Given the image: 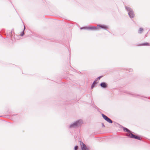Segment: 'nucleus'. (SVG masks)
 I'll return each instance as SVG.
<instances>
[{
	"label": "nucleus",
	"instance_id": "obj_1",
	"mask_svg": "<svg viewBox=\"0 0 150 150\" xmlns=\"http://www.w3.org/2000/svg\"><path fill=\"white\" fill-rule=\"evenodd\" d=\"M121 128L123 129L124 132L128 133V134L126 135V136L130 138L137 139L141 141L142 140L141 138L140 137H139V135H134L133 134V133H134L132 132L128 129L122 126H121Z\"/></svg>",
	"mask_w": 150,
	"mask_h": 150
},
{
	"label": "nucleus",
	"instance_id": "obj_2",
	"mask_svg": "<svg viewBox=\"0 0 150 150\" xmlns=\"http://www.w3.org/2000/svg\"><path fill=\"white\" fill-rule=\"evenodd\" d=\"M83 123V121L81 119L76 120L68 126L69 129H77L81 127Z\"/></svg>",
	"mask_w": 150,
	"mask_h": 150
},
{
	"label": "nucleus",
	"instance_id": "obj_3",
	"mask_svg": "<svg viewBox=\"0 0 150 150\" xmlns=\"http://www.w3.org/2000/svg\"><path fill=\"white\" fill-rule=\"evenodd\" d=\"M83 123V121L81 119L76 120L68 126L69 129H77L81 127Z\"/></svg>",
	"mask_w": 150,
	"mask_h": 150
},
{
	"label": "nucleus",
	"instance_id": "obj_4",
	"mask_svg": "<svg viewBox=\"0 0 150 150\" xmlns=\"http://www.w3.org/2000/svg\"><path fill=\"white\" fill-rule=\"evenodd\" d=\"M122 92L123 93H124L126 94H127L130 95L132 96L137 98H140V97H143L144 98H148L149 99H150V97H144L142 96L141 95H139L138 94L135 93L131 92L128 91L126 90H124Z\"/></svg>",
	"mask_w": 150,
	"mask_h": 150
},
{
	"label": "nucleus",
	"instance_id": "obj_5",
	"mask_svg": "<svg viewBox=\"0 0 150 150\" xmlns=\"http://www.w3.org/2000/svg\"><path fill=\"white\" fill-rule=\"evenodd\" d=\"M127 11L128 12V14L130 18H134L135 17V14L132 9L130 7L125 6V7Z\"/></svg>",
	"mask_w": 150,
	"mask_h": 150
},
{
	"label": "nucleus",
	"instance_id": "obj_6",
	"mask_svg": "<svg viewBox=\"0 0 150 150\" xmlns=\"http://www.w3.org/2000/svg\"><path fill=\"white\" fill-rule=\"evenodd\" d=\"M101 114V115L103 118L107 122L110 123H112L113 121L109 117H107V116L104 115L103 113H102L101 112H100Z\"/></svg>",
	"mask_w": 150,
	"mask_h": 150
},
{
	"label": "nucleus",
	"instance_id": "obj_7",
	"mask_svg": "<svg viewBox=\"0 0 150 150\" xmlns=\"http://www.w3.org/2000/svg\"><path fill=\"white\" fill-rule=\"evenodd\" d=\"M80 145L81 150H90L88 146H86L82 141H80Z\"/></svg>",
	"mask_w": 150,
	"mask_h": 150
},
{
	"label": "nucleus",
	"instance_id": "obj_8",
	"mask_svg": "<svg viewBox=\"0 0 150 150\" xmlns=\"http://www.w3.org/2000/svg\"><path fill=\"white\" fill-rule=\"evenodd\" d=\"M97 26L99 28H101L102 29H104L107 31L109 33H110V31L108 30V27L106 25L104 24H98L97 25Z\"/></svg>",
	"mask_w": 150,
	"mask_h": 150
},
{
	"label": "nucleus",
	"instance_id": "obj_9",
	"mask_svg": "<svg viewBox=\"0 0 150 150\" xmlns=\"http://www.w3.org/2000/svg\"><path fill=\"white\" fill-rule=\"evenodd\" d=\"M88 30H96L98 29V27L97 26H95L91 25H90L88 26L87 28Z\"/></svg>",
	"mask_w": 150,
	"mask_h": 150
},
{
	"label": "nucleus",
	"instance_id": "obj_10",
	"mask_svg": "<svg viewBox=\"0 0 150 150\" xmlns=\"http://www.w3.org/2000/svg\"><path fill=\"white\" fill-rule=\"evenodd\" d=\"M100 85L102 88L104 89L108 87V84L105 82L101 83Z\"/></svg>",
	"mask_w": 150,
	"mask_h": 150
},
{
	"label": "nucleus",
	"instance_id": "obj_11",
	"mask_svg": "<svg viewBox=\"0 0 150 150\" xmlns=\"http://www.w3.org/2000/svg\"><path fill=\"white\" fill-rule=\"evenodd\" d=\"M13 36V33L12 31H8L7 32V36L9 37L12 40V36Z\"/></svg>",
	"mask_w": 150,
	"mask_h": 150
},
{
	"label": "nucleus",
	"instance_id": "obj_12",
	"mask_svg": "<svg viewBox=\"0 0 150 150\" xmlns=\"http://www.w3.org/2000/svg\"><path fill=\"white\" fill-rule=\"evenodd\" d=\"M139 46H150V44L148 42H145L141 44H140L138 45Z\"/></svg>",
	"mask_w": 150,
	"mask_h": 150
},
{
	"label": "nucleus",
	"instance_id": "obj_13",
	"mask_svg": "<svg viewBox=\"0 0 150 150\" xmlns=\"http://www.w3.org/2000/svg\"><path fill=\"white\" fill-rule=\"evenodd\" d=\"M98 82H96L95 81L93 82L92 84L91 88V89L93 88L97 84Z\"/></svg>",
	"mask_w": 150,
	"mask_h": 150
},
{
	"label": "nucleus",
	"instance_id": "obj_14",
	"mask_svg": "<svg viewBox=\"0 0 150 150\" xmlns=\"http://www.w3.org/2000/svg\"><path fill=\"white\" fill-rule=\"evenodd\" d=\"M144 29L142 28H140L138 31V33L139 34H141L143 32Z\"/></svg>",
	"mask_w": 150,
	"mask_h": 150
},
{
	"label": "nucleus",
	"instance_id": "obj_15",
	"mask_svg": "<svg viewBox=\"0 0 150 150\" xmlns=\"http://www.w3.org/2000/svg\"><path fill=\"white\" fill-rule=\"evenodd\" d=\"M103 77V75H101V76H99V77H97V78H96L95 80V81H97L98 80H100V79L102 78V77Z\"/></svg>",
	"mask_w": 150,
	"mask_h": 150
},
{
	"label": "nucleus",
	"instance_id": "obj_16",
	"mask_svg": "<svg viewBox=\"0 0 150 150\" xmlns=\"http://www.w3.org/2000/svg\"><path fill=\"white\" fill-rule=\"evenodd\" d=\"M88 28V26H84V27H83L81 28L80 29L81 30L83 29V30H88V28Z\"/></svg>",
	"mask_w": 150,
	"mask_h": 150
},
{
	"label": "nucleus",
	"instance_id": "obj_17",
	"mask_svg": "<svg viewBox=\"0 0 150 150\" xmlns=\"http://www.w3.org/2000/svg\"><path fill=\"white\" fill-rule=\"evenodd\" d=\"M93 107L94 108H95L96 109H97L98 111L99 112V110L100 109L98 107H97L96 105H94L93 106Z\"/></svg>",
	"mask_w": 150,
	"mask_h": 150
},
{
	"label": "nucleus",
	"instance_id": "obj_18",
	"mask_svg": "<svg viewBox=\"0 0 150 150\" xmlns=\"http://www.w3.org/2000/svg\"><path fill=\"white\" fill-rule=\"evenodd\" d=\"M25 34L24 32V30H23V31L21 32L20 35L21 36H23Z\"/></svg>",
	"mask_w": 150,
	"mask_h": 150
},
{
	"label": "nucleus",
	"instance_id": "obj_19",
	"mask_svg": "<svg viewBox=\"0 0 150 150\" xmlns=\"http://www.w3.org/2000/svg\"><path fill=\"white\" fill-rule=\"evenodd\" d=\"M128 71L129 72H132L133 71V70L132 69L129 68L128 69Z\"/></svg>",
	"mask_w": 150,
	"mask_h": 150
},
{
	"label": "nucleus",
	"instance_id": "obj_20",
	"mask_svg": "<svg viewBox=\"0 0 150 150\" xmlns=\"http://www.w3.org/2000/svg\"><path fill=\"white\" fill-rule=\"evenodd\" d=\"M78 146L77 145H76L74 147V150H77V149H78Z\"/></svg>",
	"mask_w": 150,
	"mask_h": 150
},
{
	"label": "nucleus",
	"instance_id": "obj_21",
	"mask_svg": "<svg viewBox=\"0 0 150 150\" xmlns=\"http://www.w3.org/2000/svg\"><path fill=\"white\" fill-rule=\"evenodd\" d=\"M102 126L103 127H105V125H104V124H103V123H102Z\"/></svg>",
	"mask_w": 150,
	"mask_h": 150
},
{
	"label": "nucleus",
	"instance_id": "obj_22",
	"mask_svg": "<svg viewBox=\"0 0 150 150\" xmlns=\"http://www.w3.org/2000/svg\"><path fill=\"white\" fill-rule=\"evenodd\" d=\"M25 26L24 25V29L23 30H24H24H25Z\"/></svg>",
	"mask_w": 150,
	"mask_h": 150
},
{
	"label": "nucleus",
	"instance_id": "obj_23",
	"mask_svg": "<svg viewBox=\"0 0 150 150\" xmlns=\"http://www.w3.org/2000/svg\"><path fill=\"white\" fill-rule=\"evenodd\" d=\"M17 115L16 114V115L14 114V115Z\"/></svg>",
	"mask_w": 150,
	"mask_h": 150
}]
</instances>
